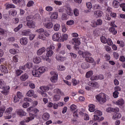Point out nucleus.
Segmentation results:
<instances>
[{"label": "nucleus", "mask_w": 125, "mask_h": 125, "mask_svg": "<svg viewBox=\"0 0 125 125\" xmlns=\"http://www.w3.org/2000/svg\"><path fill=\"white\" fill-rule=\"evenodd\" d=\"M40 89H42L44 91H48V90H49V87L48 86H43L42 87H40Z\"/></svg>", "instance_id": "a19ab883"}, {"label": "nucleus", "mask_w": 125, "mask_h": 125, "mask_svg": "<svg viewBox=\"0 0 125 125\" xmlns=\"http://www.w3.org/2000/svg\"><path fill=\"white\" fill-rule=\"evenodd\" d=\"M96 25H97L98 26H100V25H102V20H101V19H98L96 21Z\"/></svg>", "instance_id": "4d7b16f0"}, {"label": "nucleus", "mask_w": 125, "mask_h": 125, "mask_svg": "<svg viewBox=\"0 0 125 125\" xmlns=\"http://www.w3.org/2000/svg\"><path fill=\"white\" fill-rule=\"evenodd\" d=\"M21 44L22 45H26L28 43V39L26 38H21L20 40Z\"/></svg>", "instance_id": "9d476101"}, {"label": "nucleus", "mask_w": 125, "mask_h": 125, "mask_svg": "<svg viewBox=\"0 0 125 125\" xmlns=\"http://www.w3.org/2000/svg\"><path fill=\"white\" fill-rule=\"evenodd\" d=\"M68 18V17L67 14H66L65 13L62 14V20H67Z\"/></svg>", "instance_id": "37998d69"}, {"label": "nucleus", "mask_w": 125, "mask_h": 125, "mask_svg": "<svg viewBox=\"0 0 125 125\" xmlns=\"http://www.w3.org/2000/svg\"><path fill=\"white\" fill-rule=\"evenodd\" d=\"M53 100V101H59V100H60V96L58 95H54Z\"/></svg>", "instance_id": "ea45409f"}, {"label": "nucleus", "mask_w": 125, "mask_h": 125, "mask_svg": "<svg viewBox=\"0 0 125 125\" xmlns=\"http://www.w3.org/2000/svg\"><path fill=\"white\" fill-rule=\"evenodd\" d=\"M75 42V45H80L81 44V41H80L79 39H73L72 40V42Z\"/></svg>", "instance_id": "393cba45"}, {"label": "nucleus", "mask_w": 125, "mask_h": 125, "mask_svg": "<svg viewBox=\"0 0 125 125\" xmlns=\"http://www.w3.org/2000/svg\"><path fill=\"white\" fill-rule=\"evenodd\" d=\"M90 80L91 81H97L98 80V76L94 75L91 77Z\"/></svg>", "instance_id": "603ef678"}, {"label": "nucleus", "mask_w": 125, "mask_h": 125, "mask_svg": "<svg viewBox=\"0 0 125 125\" xmlns=\"http://www.w3.org/2000/svg\"><path fill=\"white\" fill-rule=\"evenodd\" d=\"M32 75L34 76V77H40L41 74L40 72H39V70L37 69L32 71Z\"/></svg>", "instance_id": "aec40b11"}, {"label": "nucleus", "mask_w": 125, "mask_h": 125, "mask_svg": "<svg viewBox=\"0 0 125 125\" xmlns=\"http://www.w3.org/2000/svg\"><path fill=\"white\" fill-rule=\"evenodd\" d=\"M43 52H45V48L42 47L37 51V55H42Z\"/></svg>", "instance_id": "6ab92c4d"}, {"label": "nucleus", "mask_w": 125, "mask_h": 125, "mask_svg": "<svg viewBox=\"0 0 125 125\" xmlns=\"http://www.w3.org/2000/svg\"><path fill=\"white\" fill-rule=\"evenodd\" d=\"M116 104L120 106H123L125 104V101L123 99H120L116 102Z\"/></svg>", "instance_id": "412c9836"}, {"label": "nucleus", "mask_w": 125, "mask_h": 125, "mask_svg": "<svg viewBox=\"0 0 125 125\" xmlns=\"http://www.w3.org/2000/svg\"><path fill=\"white\" fill-rule=\"evenodd\" d=\"M81 67L82 69H83L84 70L85 69H87L88 68V66H86V64L85 62H83L81 64Z\"/></svg>", "instance_id": "3c124183"}, {"label": "nucleus", "mask_w": 125, "mask_h": 125, "mask_svg": "<svg viewBox=\"0 0 125 125\" xmlns=\"http://www.w3.org/2000/svg\"><path fill=\"white\" fill-rule=\"evenodd\" d=\"M29 116L30 117L26 118L25 119V123H29L30 121H32V120H34L35 119V117H37V114H34L32 113H29Z\"/></svg>", "instance_id": "423d86ee"}, {"label": "nucleus", "mask_w": 125, "mask_h": 125, "mask_svg": "<svg viewBox=\"0 0 125 125\" xmlns=\"http://www.w3.org/2000/svg\"><path fill=\"white\" fill-rule=\"evenodd\" d=\"M60 29V24L56 23L54 25V31H59Z\"/></svg>", "instance_id": "e433bc0d"}, {"label": "nucleus", "mask_w": 125, "mask_h": 125, "mask_svg": "<svg viewBox=\"0 0 125 125\" xmlns=\"http://www.w3.org/2000/svg\"><path fill=\"white\" fill-rule=\"evenodd\" d=\"M122 118V114L121 113H114L113 115L112 119L116 120V119H121Z\"/></svg>", "instance_id": "f3484780"}, {"label": "nucleus", "mask_w": 125, "mask_h": 125, "mask_svg": "<svg viewBox=\"0 0 125 125\" xmlns=\"http://www.w3.org/2000/svg\"><path fill=\"white\" fill-rule=\"evenodd\" d=\"M34 5V1L30 0L28 1L27 4V7H31V6H33Z\"/></svg>", "instance_id": "de8ad7c7"}, {"label": "nucleus", "mask_w": 125, "mask_h": 125, "mask_svg": "<svg viewBox=\"0 0 125 125\" xmlns=\"http://www.w3.org/2000/svg\"><path fill=\"white\" fill-rule=\"evenodd\" d=\"M35 32L36 33H38V34H42V33H44V29L42 28H41L40 29L36 30Z\"/></svg>", "instance_id": "c03bdc74"}, {"label": "nucleus", "mask_w": 125, "mask_h": 125, "mask_svg": "<svg viewBox=\"0 0 125 125\" xmlns=\"http://www.w3.org/2000/svg\"><path fill=\"white\" fill-rule=\"evenodd\" d=\"M69 108L70 110L71 111V112H73V116H76V117L78 118L79 115H78V113H77L78 111V109H77V105L75 104H72Z\"/></svg>", "instance_id": "39448f33"}, {"label": "nucleus", "mask_w": 125, "mask_h": 125, "mask_svg": "<svg viewBox=\"0 0 125 125\" xmlns=\"http://www.w3.org/2000/svg\"><path fill=\"white\" fill-rule=\"evenodd\" d=\"M31 34V33L30 29H25L21 32L22 36H30Z\"/></svg>", "instance_id": "f8f14e48"}, {"label": "nucleus", "mask_w": 125, "mask_h": 125, "mask_svg": "<svg viewBox=\"0 0 125 125\" xmlns=\"http://www.w3.org/2000/svg\"><path fill=\"white\" fill-rule=\"evenodd\" d=\"M93 75V72L92 71H88L85 75V77L87 78H90L91 76Z\"/></svg>", "instance_id": "72a5a7b5"}, {"label": "nucleus", "mask_w": 125, "mask_h": 125, "mask_svg": "<svg viewBox=\"0 0 125 125\" xmlns=\"http://www.w3.org/2000/svg\"><path fill=\"white\" fill-rule=\"evenodd\" d=\"M38 39H39V40H42V41H45V40H46V38H45V36H44V35L40 33L38 37Z\"/></svg>", "instance_id": "c756f323"}, {"label": "nucleus", "mask_w": 125, "mask_h": 125, "mask_svg": "<svg viewBox=\"0 0 125 125\" xmlns=\"http://www.w3.org/2000/svg\"><path fill=\"white\" fill-rule=\"evenodd\" d=\"M20 100V99H19V98H18V96H15L14 97V102L15 103H17V102H19V100Z\"/></svg>", "instance_id": "0e129e2a"}, {"label": "nucleus", "mask_w": 125, "mask_h": 125, "mask_svg": "<svg viewBox=\"0 0 125 125\" xmlns=\"http://www.w3.org/2000/svg\"><path fill=\"white\" fill-rule=\"evenodd\" d=\"M47 49L48 50H52V51H53V50L55 49V46H54V45H51L49 47L47 48Z\"/></svg>", "instance_id": "bf43d9fd"}, {"label": "nucleus", "mask_w": 125, "mask_h": 125, "mask_svg": "<svg viewBox=\"0 0 125 125\" xmlns=\"http://www.w3.org/2000/svg\"><path fill=\"white\" fill-rule=\"evenodd\" d=\"M89 107V111L90 112H94L95 111V105L94 104H89L88 105Z\"/></svg>", "instance_id": "a878e982"}, {"label": "nucleus", "mask_w": 125, "mask_h": 125, "mask_svg": "<svg viewBox=\"0 0 125 125\" xmlns=\"http://www.w3.org/2000/svg\"><path fill=\"white\" fill-rule=\"evenodd\" d=\"M106 43H107L108 45H112V44H113V42H112V40H111V39L108 38Z\"/></svg>", "instance_id": "774afa93"}, {"label": "nucleus", "mask_w": 125, "mask_h": 125, "mask_svg": "<svg viewBox=\"0 0 125 125\" xmlns=\"http://www.w3.org/2000/svg\"><path fill=\"white\" fill-rule=\"evenodd\" d=\"M45 9L47 11H52V10H53V8H52V7L51 6H47L45 8Z\"/></svg>", "instance_id": "338daca9"}, {"label": "nucleus", "mask_w": 125, "mask_h": 125, "mask_svg": "<svg viewBox=\"0 0 125 125\" xmlns=\"http://www.w3.org/2000/svg\"><path fill=\"white\" fill-rule=\"evenodd\" d=\"M109 31L110 32V33L113 34V35H117V33H118L117 30H116L114 27H113L109 28Z\"/></svg>", "instance_id": "7c9ffc66"}, {"label": "nucleus", "mask_w": 125, "mask_h": 125, "mask_svg": "<svg viewBox=\"0 0 125 125\" xmlns=\"http://www.w3.org/2000/svg\"><path fill=\"white\" fill-rule=\"evenodd\" d=\"M7 8H15V5L12 4H8L6 5V9Z\"/></svg>", "instance_id": "09e8293b"}, {"label": "nucleus", "mask_w": 125, "mask_h": 125, "mask_svg": "<svg viewBox=\"0 0 125 125\" xmlns=\"http://www.w3.org/2000/svg\"><path fill=\"white\" fill-rule=\"evenodd\" d=\"M39 73L41 74H43V73H44L45 69H44V67H41L39 69H38Z\"/></svg>", "instance_id": "58836bf2"}, {"label": "nucleus", "mask_w": 125, "mask_h": 125, "mask_svg": "<svg viewBox=\"0 0 125 125\" xmlns=\"http://www.w3.org/2000/svg\"><path fill=\"white\" fill-rule=\"evenodd\" d=\"M42 61V59H41L40 57H36L33 59V62L35 63L36 64H39V63H41V61Z\"/></svg>", "instance_id": "bb28decb"}, {"label": "nucleus", "mask_w": 125, "mask_h": 125, "mask_svg": "<svg viewBox=\"0 0 125 125\" xmlns=\"http://www.w3.org/2000/svg\"><path fill=\"white\" fill-rule=\"evenodd\" d=\"M17 113L19 116L21 117H23V116H26V112L23 110V109H20L17 110Z\"/></svg>", "instance_id": "9b49d317"}, {"label": "nucleus", "mask_w": 125, "mask_h": 125, "mask_svg": "<svg viewBox=\"0 0 125 125\" xmlns=\"http://www.w3.org/2000/svg\"><path fill=\"white\" fill-rule=\"evenodd\" d=\"M29 78V75L27 73H25L23 75H22L21 76V80L22 82H25L26 80H28V78Z\"/></svg>", "instance_id": "dca6fc26"}, {"label": "nucleus", "mask_w": 125, "mask_h": 125, "mask_svg": "<svg viewBox=\"0 0 125 125\" xmlns=\"http://www.w3.org/2000/svg\"><path fill=\"white\" fill-rule=\"evenodd\" d=\"M12 107H9L7 108L5 112V114L6 115H11V113H12Z\"/></svg>", "instance_id": "c85d7f7f"}, {"label": "nucleus", "mask_w": 125, "mask_h": 125, "mask_svg": "<svg viewBox=\"0 0 125 125\" xmlns=\"http://www.w3.org/2000/svg\"><path fill=\"white\" fill-rule=\"evenodd\" d=\"M34 94H35V92H34V90H30L26 93V95L29 97H32V96H34Z\"/></svg>", "instance_id": "4be33fe9"}, {"label": "nucleus", "mask_w": 125, "mask_h": 125, "mask_svg": "<svg viewBox=\"0 0 125 125\" xmlns=\"http://www.w3.org/2000/svg\"><path fill=\"white\" fill-rule=\"evenodd\" d=\"M23 27V24L21 23L17 27H16V28H15L14 29V31L15 32H18V31H19V30H20L21 29V28H22Z\"/></svg>", "instance_id": "4c0bfd02"}, {"label": "nucleus", "mask_w": 125, "mask_h": 125, "mask_svg": "<svg viewBox=\"0 0 125 125\" xmlns=\"http://www.w3.org/2000/svg\"><path fill=\"white\" fill-rule=\"evenodd\" d=\"M112 5L115 8H117V7H119V5H120V2L116 0H114L112 2Z\"/></svg>", "instance_id": "cd10ccee"}, {"label": "nucleus", "mask_w": 125, "mask_h": 125, "mask_svg": "<svg viewBox=\"0 0 125 125\" xmlns=\"http://www.w3.org/2000/svg\"><path fill=\"white\" fill-rule=\"evenodd\" d=\"M96 98L100 103H105L106 101V95L104 93H101L96 96Z\"/></svg>", "instance_id": "7ed1b4c3"}, {"label": "nucleus", "mask_w": 125, "mask_h": 125, "mask_svg": "<svg viewBox=\"0 0 125 125\" xmlns=\"http://www.w3.org/2000/svg\"><path fill=\"white\" fill-rule=\"evenodd\" d=\"M113 94V97H114V98H118V97H119V92L117 91L114 92Z\"/></svg>", "instance_id": "052dcab7"}, {"label": "nucleus", "mask_w": 125, "mask_h": 125, "mask_svg": "<svg viewBox=\"0 0 125 125\" xmlns=\"http://www.w3.org/2000/svg\"><path fill=\"white\" fill-rule=\"evenodd\" d=\"M0 70L2 73L4 74H7L8 73V67L4 65H2L0 67Z\"/></svg>", "instance_id": "1a4fd4ad"}, {"label": "nucleus", "mask_w": 125, "mask_h": 125, "mask_svg": "<svg viewBox=\"0 0 125 125\" xmlns=\"http://www.w3.org/2000/svg\"><path fill=\"white\" fill-rule=\"evenodd\" d=\"M50 17L52 20V19H57L58 18V12H54L52 13Z\"/></svg>", "instance_id": "4468645a"}, {"label": "nucleus", "mask_w": 125, "mask_h": 125, "mask_svg": "<svg viewBox=\"0 0 125 125\" xmlns=\"http://www.w3.org/2000/svg\"><path fill=\"white\" fill-rule=\"evenodd\" d=\"M54 92L55 93H57V94H59V95H64V93H63V92L61 91V90L58 88L54 89Z\"/></svg>", "instance_id": "b1692460"}, {"label": "nucleus", "mask_w": 125, "mask_h": 125, "mask_svg": "<svg viewBox=\"0 0 125 125\" xmlns=\"http://www.w3.org/2000/svg\"><path fill=\"white\" fill-rule=\"evenodd\" d=\"M66 24L68 25H72L75 24V21L73 20L68 21L66 22Z\"/></svg>", "instance_id": "6e6d98bb"}, {"label": "nucleus", "mask_w": 125, "mask_h": 125, "mask_svg": "<svg viewBox=\"0 0 125 125\" xmlns=\"http://www.w3.org/2000/svg\"><path fill=\"white\" fill-rule=\"evenodd\" d=\"M19 6L22 7L25 6L26 5V2L25 0H19L18 2Z\"/></svg>", "instance_id": "5701e85b"}, {"label": "nucleus", "mask_w": 125, "mask_h": 125, "mask_svg": "<svg viewBox=\"0 0 125 125\" xmlns=\"http://www.w3.org/2000/svg\"><path fill=\"white\" fill-rule=\"evenodd\" d=\"M0 88L3 89V90L1 91L2 94L7 95H8V93H9V89L10 87L9 86L5 87V84L2 79H0Z\"/></svg>", "instance_id": "f03ea898"}, {"label": "nucleus", "mask_w": 125, "mask_h": 125, "mask_svg": "<svg viewBox=\"0 0 125 125\" xmlns=\"http://www.w3.org/2000/svg\"><path fill=\"white\" fill-rule=\"evenodd\" d=\"M25 67H26L28 69H31L32 67H33V63L29 62L28 63H27L25 65Z\"/></svg>", "instance_id": "5fc2aeb1"}, {"label": "nucleus", "mask_w": 125, "mask_h": 125, "mask_svg": "<svg viewBox=\"0 0 125 125\" xmlns=\"http://www.w3.org/2000/svg\"><path fill=\"white\" fill-rule=\"evenodd\" d=\"M91 86H94V87L97 88V87H98V83L97 82L91 83Z\"/></svg>", "instance_id": "864d4df0"}, {"label": "nucleus", "mask_w": 125, "mask_h": 125, "mask_svg": "<svg viewBox=\"0 0 125 125\" xmlns=\"http://www.w3.org/2000/svg\"><path fill=\"white\" fill-rule=\"evenodd\" d=\"M120 111V109L118 107H113L112 108V112L113 113H118V112Z\"/></svg>", "instance_id": "13d9d810"}, {"label": "nucleus", "mask_w": 125, "mask_h": 125, "mask_svg": "<svg viewBox=\"0 0 125 125\" xmlns=\"http://www.w3.org/2000/svg\"><path fill=\"white\" fill-rule=\"evenodd\" d=\"M23 73V71H22L21 69H18L16 71V75L17 77H19Z\"/></svg>", "instance_id": "79ce46f5"}, {"label": "nucleus", "mask_w": 125, "mask_h": 125, "mask_svg": "<svg viewBox=\"0 0 125 125\" xmlns=\"http://www.w3.org/2000/svg\"><path fill=\"white\" fill-rule=\"evenodd\" d=\"M89 56H91V54L88 52H85L83 54V58H87Z\"/></svg>", "instance_id": "c9c22d12"}, {"label": "nucleus", "mask_w": 125, "mask_h": 125, "mask_svg": "<svg viewBox=\"0 0 125 125\" xmlns=\"http://www.w3.org/2000/svg\"><path fill=\"white\" fill-rule=\"evenodd\" d=\"M94 114L96 116H102V112H101L100 110H96L94 112Z\"/></svg>", "instance_id": "49530a36"}, {"label": "nucleus", "mask_w": 125, "mask_h": 125, "mask_svg": "<svg viewBox=\"0 0 125 125\" xmlns=\"http://www.w3.org/2000/svg\"><path fill=\"white\" fill-rule=\"evenodd\" d=\"M50 73L52 75V77L50 79L51 82L53 83H56V82H57V79L58 78V74H57L55 71H51Z\"/></svg>", "instance_id": "20e7f679"}, {"label": "nucleus", "mask_w": 125, "mask_h": 125, "mask_svg": "<svg viewBox=\"0 0 125 125\" xmlns=\"http://www.w3.org/2000/svg\"><path fill=\"white\" fill-rule=\"evenodd\" d=\"M19 59V56L18 55H16L13 58V61L17 63V62H18V60Z\"/></svg>", "instance_id": "a18cd8bd"}, {"label": "nucleus", "mask_w": 125, "mask_h": 125, "mask_svg": "<svg viewBox=\"0 0 125 125\" xmlns=\"http://www.w3.org/2000/svg\"><path fill=\"white\" fill-rule=\"evenodd\" d=\"M17 96L20 99H21L23 97V95H22V93L20 92H18L17 93Z\"/></svg>", "instance_id": "e2e57ef3"}, {"label": "nucleus", "mask_w": 125, "mask_h": 125, "mask_svg": "<svg viewBox=\"0 0 125 125\" xmlns=\"http://www.w3.org/2000/svg\"><path fill=\"white\" fill-rule=\"evenodd\" d=\"M52 39L54 42H64L68 40V35L61 34L60 33H55L52 36Z\"/></svg>", "instance_id": "f257e3e1"}, {"label": "nucleus", "mask_w": 125, "mask_h": 125, "mask_svg": "<svg viewBox=\"0 0 125 125\" xmlns=\"http://www.w3.org/2000/svg\"><path fill=\"white\" fill-rule=\"evenodd\" d=\"M10 53L11 54H16V53H17V49H11L10 50Z\"/></svg>", "instance_id": "8fccbe9b"}, {"label": "nucleus", "mask_w": 125, "mask_h": 125, "mask_svg": "<svg viewBox=\"0 0 125 125\" xmlns=\"http://www.w3.org/2000/svg\"><path fill=\"white\" fill-rule=\"evenodd\" d=\"M85 60L86 62H89V63H93V62H94V59L92 57H88V58H85Z\"/></svg>", "instance_id": "2f4dec72"}, {"label": "nucleus", "mask_w": 125, "mask_h": 125, "mask_svg": "<svg viewBox=\"0 0 125 125\" xmlns=\"http://www.w3.org/2000/svg\"><path fill=\"white\" fill-rule=\"evenodd\" d=\"M44 27L46 29H52L53 28V23L51 22H47L44 23Z\"/></svg>", "instance_id": "6e6552de"}, {"label": "nucleus", "mask_w": 125, "mask_h": 125, "mask_svg": "<svg viewBox=\"0 0 125 125\" xmlns=\"http://www.w3.org/2000/svg\"><path fill=\"white\" fill-rule=\"evenodd\" d=\"M26 26L30 29L36 28V22L33 21L27 22Z\"/></svg>", "instance_id": "0eeeda50"}, {"label": "nucleus", "mask_w": 125, "mask_h": 125, "mask_svg": "<svg viewBox=\"0 0 125 125\" xmlns=\"http://www.w3.org/2000/svg\"><path fill=\"white\" fill-rule=\"evenodd\" d=\"M103 14V13L101 11H96L94 12V16L96 17V18H99V17H101Z\"/></svg>", "instance_id": "ddd939ff"}, {"label": "nucleus", "mask_w": 125, "mask_h": 125, "mask_svg": "<svg viewBox=\"0 0 125 125\" xmlns=\"http://www.w3.org/2000/svg\"><path fill=\"white\" fill-rule=\"evenodd\" d=\"M5 111V108H2L0 109V117H2V115L3 113H4V111Z\"/></svg>", "instance_id": "69168bd1"}, {"label": "nucleus", "mask_w": 125, "mask_h": 125, "mask_svg": "<svg viewBox=\"0 0 125 125\" xmlns=\"http://www.w3.org/2000/svg\"><path fill=\"white\" fill-rule=\"evenodd\" d=\"M49 117L50 115L48 113H44L42 116V119L43 121H48L49 120Z\"/></svg>", "instance_id": "2eb2a0df"}, {"label": "nucleus", "mask_w": 125, "mask_h": 125, "mask_svg": "<svg viewBox=\"0 0 125 125\" xmlns=\"http://www.w3.org/2000/svg\"><path fill=\"white\" fill-rule=\"evenodd\" d=\"M101 41L103 43H107L108 42V40L107 38L104 36L101 37Z\"/></svg>", "instance_id": "f704fd0d"}, {"label": "nucleus", "mask_w": 125, "mask_h": 125, "mask_svg": "<svg viewBox=\"0 0 125 125\" xmlns=\"http://www.w3.org/2000/svg\"><path fill=\"white\" fill-rule=\"evenodd\" d=\"M9 14L11 16H15L16 14H17V12H16L15 10H11L9 11Z\"/></svg>", "instance_id": "473e14b6"}, {"label": "nucleus", "mask_w": 125, "mask_h": 125, "mask_svg": "<svg viewBox=\"0 0 125 125\" xmlns=\"http://www.w3.org/2000/svg\"><path fill=\"white\" fill-rule=\"evenodd\" d=\"M30 106V104L28 102L24 103L22 104V107L23 108H28Z\"/></svg>", "instance_id": "680f3d73"}, {"label": "nucleus", "mask_w": 125, "mask_h": 125, "mask_svg": "<svg viewBox=\"0 0 125 125\" xmlns=\"http://www.w3.org/2000/svg\"><path fill=\"white\" fill-rule=\"evenodd\" d=\"M47 53L46 54V57L49 58V57H51L53 55L54 52L52 50H49L46 49Z\"/></svg>", "instance_id": "a211bd4d"}]
</instances>
